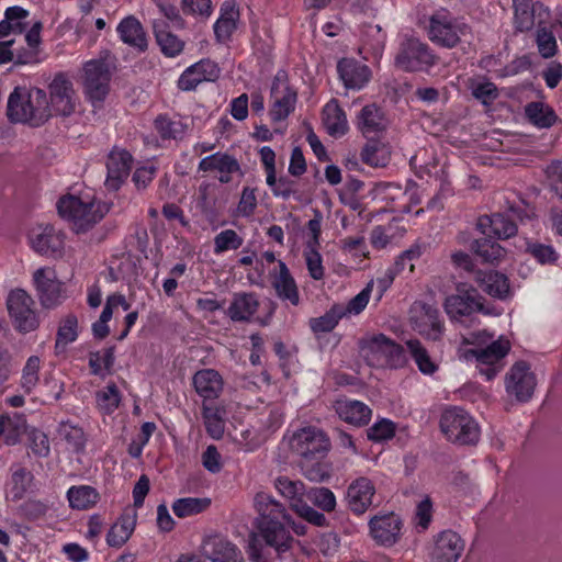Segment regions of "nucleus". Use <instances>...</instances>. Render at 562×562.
I'll return each mask as SVG.
<instances>
[{"mask_svg": "<svg viewBox=\"0 0 562 562\" xmlns=\"http://www.w3.org/2000/svg\"><path fill=\"white\" fill-rule=\"evenodd\" d=\"M254 506L258 513L255 525L259 536L267 546L274 548L278 552L288 550L292 541L286 526L299 536L306 533L305 525L292 521L285 508L271 495L263 492L256 494Z\"/></svg>", "mask_w": 562, "mask_h": 562, "instance_id": "obj_1", "label": "nucleus"}, {"mask_svg": "<svg viewBox=\"0 0 562 562\" xmlns=\"http://www.w3.org/2000/svg\"><path fill=\"white\" fill-rule=\"evenodd\" d=\"M494 335L487 330H479L463 337V345H471L472 348L465 349L461 358L467 361H473L479 373L485 380H493L504 368V359L510 350V342L507 338L501 336L493 340Z\"/></svg>", "mask_w": 562, "mask_h": 562, "instance_id": "obj_2", "label": "nucleus"}, {"mask_svg": "<svg viewBox=\"0 0 562 562\" xmlns=\"http://www.w3.org/2000/svg\"><path fill=\"white\" fill-rule=\"evenodd\" d=\"M57 210L76 233H82L99 223L110 211V205L89 190L79 195L61 196L57 202Z\"/></svg>", "mask_w": 562, "mask_h": 562, "instance_id": "obj_3", "label": "nucleus"}, {"mask_svg": "<svg viewBox=\"0 0 562 562\" xmlns=\"http://www.w3.org/2000/svg\"><path fill=\"white\" fill-rule=\"evenodd\" d=\"M8 115L13 122L44 124L50 116L46 92L34 87H15L8 100Z\"/></svg>", "mask_w": 562, "mask_h": 562, "instance_id": "obj_4", "label": "nucleus"}, {"mask_svg": "<svg viewBox=\"0 0 562 562\" xmlns=\"http://www.w3.org/2000/svg\"><path fill=\"white\" fill-rule=\"evenodd\" d=\"M359 352L368 366L373 368H398L405 362L403 348L383 334L362 338Z\"/></svg>", "mask_w": 562, "mask_h": 562, "instance_id": "obj_5", "label": "nucleus"}, {"mask_svg": "<svg viewBox=\"0 0 562 562\" xmlns=\"http://www.w3.org/2000/svg\"><path fill=\"white\" fill-rule=\"evenodd\" d=\"M468 24L446 9L435 11L429 18L428 37L442 47L452 48L469 33Z\"/></svg>", "mask_w": 562, "mask_h": 562, "instance_id": "obj_6", "label": "nucleus"}, {"mask_svg": "<svg viewBox=\"0 0 562 562\" xmlns=\"http://www.w3.org/2000/svg\"><path fill=\"white\" fill-rule=\"evenodd\" d=\"M440 428L449 441L459 445H473L480 437L476 422L459 407L447 408L442 413Z\"/></svg>", "mask_w": 562, "mask_h": 562, "instance_id": "obj_7", "label": "nucleus"}, {"mask_svg": "<svg viewBox=\"0 0 562 562\" xmlns=\"http://www.w3.org/2000/svg\"><path fill=\"white\" fill-rule=\"evenodd\" d=\"M82 71L86 95L94 108H100L110 90V64L102 57L90 59L85 63Z\"/></svg>", "mask_w": 562, "mask_h": 562, "instance_id": "obj_8", "label": "nucleus"}, {"mask_svg": "<svg viewBox=\"0 0 562 562\" xmlns=\"http://www.w3.org/2000/svg\"><path fill=\"white\" fill-rule=\"evenodd\" d=\"M281 445L296 456L311 459L325 453L329 448V440L321 429L307 426L284 436Z\"/></svg>", "mask_w": 562, "mask_h": 562, "instance_id": "obj_9", "label": "nucleus"}, {"mask_svg": "<svg viewBox=\"0 0 562 562\" xmlns=\"http://www.w3.org/2000/svg\"><path fill=\"white\" fill-rule=\"evenodd\" d=\"M483 299L476 290L469 284L461 283L457 286V293L447 296L443 307L452 322L463 323V318L472 316L475 312L491 314L484 308Z\"/></svg>", "mask_w": 562, "mask_h": 562, "instance_id": "obj_10", "label": "nucleus"}, {"mask_svg": "<svg viewBox=\"0 0 562 562\" xmlns=\"http://www.w3.org/2000/svg\"><path fill=\"white\" fill-rule=\"evenodd\" d=\"M33 304L32 297L24 290L16 289L10 292L7 306L19 331L29 333L38 326L36 313L32 307Z\"/></svg>", "mask_w": 562, "mask_h": 562, "instance_id": "obj_11", "label": "nucleus"}, {"mask_svg": "<svg viewBox=\"0 0 562 562\" xmlns=\"http://www.w3.org/2000/svg\"><path fill=\"white\" fill-rule=\"evenodd\" d=\"M411 324L419 335L437 340L442 336L443 323L439 318V311L428 304L415 302L409 311Z\"/></svg>", "mask_w": 562, "mask_h": 562, "instance_id": "obj_12", "label": "nucleus"}, {"mask_svg": "<svg viewBox=\"0 0 562 562\" xmlns=\"http://www.w3.org/2000/svg\"><path fill=\"white\" fill-rule=\"evenodd\" d=\"M395 63L404 70H422L434 64V55L418 38H406L400 47Z\"/></svg>", "mask_w": 562, "mask_h": 562, "instance_id": "obj_13", "label": "nucleus"}, {"mask_svg": "<svg viewBox=\"0 0 562 562\" xmlns=\"http://www.w3.org/2000/svg\"><path fill=\"white\" fill-rule=\"evenodd\" d=\"M537 381L530 366L525 361L516 362L505 380L506 392L519 402H527L533 394Z\"/></svg>", "mask_w": 562, "mask_h": 562, "instance_id": "obj_14", "label": "nucleus"}, {"mask_svg": "<svg viewBox=\"0 0 562 562\" xmlns=\"http://www.w3.org/2000/svg\"><path fill=\"white\" fill-rule=\"evenodd\" d=\"M271 98L270 116L273 122L285 120L294 111L296 91L289 86L284 75L276 76L271 87Z\"/></svg>", "mask_w": 562, "mask_h": 562, "instance_id": "obj_15", "label": "nucleus"}, {"mask_svg": "<svg viewBox=\"0 0 562 562\" xmlns=\"http://www.w3.org/2000/svg\"><path fill=\"white\" fill-rule=\"evenodd\" d=\"M31 247L38 254L60 258L64 254L65 235L53 226H38L30 232Z\"/></svg>", "mask_w": 562, "mask_h": 562, "instance_id": "obj_16", "label": "nucleus"}, {"mask_svg": "<svg viewBox=\"0 0 562 562\" xmlns=\"http://www.w3.org/2000/svg\"><path fill=\"white\" fill-rule=\"evenodd\" d=\"M202 555L206 562H244L237 546L218 535L203 540Z\"/></svg>", "mask_w": 562, "mask_h": 562, "instance_id": "obj_17", "label": "nucleus"}, {"mask_svg": "<svg viewBox=\"0 0 562 562\" xmlns=\"http://www.w3.org/2000/svg\"><path fill=\"white\" fill-rule=\"evenodd\" d=\"M369 528L370 535L376 543L390 547L400 538L402 520L393 513L374 516L369 521Z\"/></svg>", "mask_w": 562, "mask_h": 562, "instance_id": "obj_18", "label": "nucleus"}, {"mask_svg": "<svg viewBox=\"0 0 562 562\" xmlns=\"http://www.w3.org/2000/svg\"><path fill=\"white\" fill-rule=\"evenodd\" d=\"M220 76V68L216 63L210 59L200 61L188 67L178 79V88L182 91H192L204 81H214Z\"/></svg>", "mask_w": 562, "mask_h": 562, "instance_id": "obj_19", "label": "nucleus"}, {"mask_svg": "<svg viewBox=\"0 0 562 562\" xmlns=\"http://www.w3.org/2000/svg\"><path fill=\"white\" fill-rule=\"evenodd\" d=\"M375 485L369 477L360 476L353 480L347 490V503L350 510L357 515L366 513L373 504Z\"/></svg>", "mask_w": 562, "mask_h": 562, "instance_id": "obj_20", "label": "nucleus"}, {"mask_svg": "<svg viewBox=\"0 0 562 562\" xmlns=\"http://www.w3.org/2000/svg\"><path fill=\"white\" fill-rule=\"evenodd\" d=\"M131 167V154L122 148H113L110 151L106 160L108 173L104 183L105 187L109 190H119L130 175Z\"/></svg>", "mask_w": 562, "mask_h": 562, "instance_id": "obj_21", "label": "nucleus"}, {"mask_svg": "<svg viewBox=\"0 0 562 562\" xmlns=\"http://www.w3.org/2000/svg\"><path fill=\"white\" fill-rule=\"evenodd\" d=\"M52 108L56 114L70 115L75 111L72 83L63 75H57L49 85Z\"/></svg>", "mask_w": 562, "mask_h": 562, "instance_id": "obj_22", "label": "nucleus"}, {"mask_svg": "<svg viewBox=\"0 0 562 562\" xmlns=\"http://www.w3.org/2000/svg\"><path fill=\"white\" fill-rule=\"evenodd\" d=\"M199 170L217 173L220 182L228 183L232 176L239 171V164L233 156L217 151L201 159Z\"/></svg>", "mask_w": 562, "mask_h": 562, "instance_id": "obj_23", "label": "nucleus"}, {"mask_svg": "<svg viewBox=\"0 0 562 562\" xmlns=\"http://www.w3.org/2000/svg\"><path fill=\"white\" fill-rule=\"evenodd\" d=\"M464 549L460 536L451 530L441 532L431 551V562H457Z\"/></svg>", "mask_w": 562, "mask_h": 562, "instance_id": "obj_24", "label": "nucleus"}, {"mask_svg": "<svg viewBox=\"0 0 562 562\" xmlns=\"http://www.w3.org/2000/svg\"><path fill=\"white\" fill-rule=\"evenodd\" d=\"M337 71L347 89L360 90L371 78L370 68L352 58H342L338 61Z\"/></svg>", "mask_w": 562, "mask_h": 562, "instance_id": "obj_25", "label": "nucleus"}, {"mask_svg": "<svg viewBox=\"0 0 562 562\" xmlns=\"http://www.w3.org/2000/svg\"><path fill=\"white\" fill-rule=\"evenodd\" d=\"M476 227L488 238L507 239L517 233L516 224L507 215L501 213L481 216Z\"/></svg>", "mask_w": 562, "mask_h": 562, "instance_id": "obj_26", "label": "nucleus"}, {"mask_svg": "<svg viewBox=\"0 0 562 562\" xmlns=\"http://www.w3.org/2000/svg\"><path fill=\"white\" fill-rule=\"evenodd\" d=\"M137 522V512L126 507L106 533V543L112 548L123 547L133 535Z\"/></svg>", "mask_w": 562, "mask_h": 562, "instance_id": "obj_27", "label": "nucleus"}, {"mask_svg": "<svg viewBox=\"0 0 562 562\" xmlns=\"http://www.w3.org/2000/svg\"><path fill=\"white\" fill-rule=\"evenodd\" d=\"M192 383L195 392L203 398L204 403L213 401L223 392L224 380L218 371L214 369H201L193 375Z\"/></svg>", "mask_w": 562, "mask_h": 562, "instance_id": "obj_28", "label": "nucleus"}, {"mask_svg": "<svg viewBox=\"0 0 562 562\" xmlns=\"http://www.w3.org/2000/svg\"><path fill=\"white\" fill-rule=\"evenodd\" d=\"M335 411L340 419L353 426L367 425L372 415V411L367 404L350 398L336 401Z\"/></svg>", "mask_w": 562, "mask_h": 562, "instance_id": "obj_29", "label": "nucleus"}, {"mask_svg": "<svg viewBox=\"0 0 562 562\" xmlns=\"http://www.w3.org/2000/svg\"><path fill=\"white\" fill-rule=\"evenodd\" d=\"M357 127L364 137L370 139L387 127V120L376 105L369 104L358 114Z\"/></svg>", "mask_w": 562, "mask_h": 562, "instance_id": "obj_30", "label": "nucleus"}, {"mask_svg": "<svg viewBox=\"0 0 562 562\" xmlns=\"http://www.w3.org/2000/svg\"><path fill=\"white\" fill-rule=\"evenodd\" d=\"M278 267L279 271L272 274V285L278 297L290 302L294 306L299 305L300 294L294 278L282 260L278 261Z\"/></svg>", "mask_w": 562, "mask_h": 562, "instance_id": "obj_31", "label": "nucleus"}, {"mask_svg": "<svg viewBox=\"0 0 562 562\" xmlns=\"http://www.w3.org/2000/svg\"><path fill=\"white\" fill-rule=\"evenodd\" d=\"M259 300L254 293H235L227 308L228 317L234 322H248L256 314Z\"/></svg>", "mask_w": 562, "mask_h": 562, "instance_id": "obj_32", "label": "nucleus"}, {"mask_svg": "<svg viewBox=\"0 0 562 562\" xmlns=\"http://www.w3.org/2000/svg\"><path fill=\"white\" fill-rule=\"evenodd\" d=\"M475 280L479 286L488 295L504 300L509 295L510 288L505 274L496 271H477Z\"/></svg>", "mask_w": 562, "mask_h": 562, "instance_id": "obj_33", "label": "nucleus"}, {"mask_svg": "<svg viewBox=\"0 0 562 562\" xmlns=\"http://www.w3.org/2000/svg\"><path fill=\"white\" fill-rule=\"evenodd\" d=\"M323 124L333 137H341L348 132V121L338 101L333 99L323 109Z\"/></svg>", "mask_w": 562, "mask_h": 562, "instance_id": "obj_34", "label": "nucleus"}, {"mask_svg": "<svg viewBox=\"0 0 562 562\" xmlns=\"http://www.w3.org/2000/svg\"><path fill=\"white\" fill-rule=\"evenodd\" d=\"M153 29L156 41L166 56L176 57L183 50L184 42L168 30V24L165 20H154Z\"/></svg>", "mask_w": 562, "mask_h": 562, "instance_id": "obj_35", "label": "nucleus"}, {"mask_svg": "<svg viewBox=\"0 0 562 562\" xmlns=\"http://www.w3.org/2000/svg\"><path fill=\"white\" fill-rule=\"evenodd\" d=\"M120 38L138 50L147 48V40L140 22L134 16L123 19L117 25Z\"/></svg>", "mask_w": 562, "mask_h": 562, "instance_id": "obj_36", "label": "nucleus"}, {"mask_svg": "<svg viewBox=\"0 0 562 562\" xmlns=\"http://www.w3.org/2000/svg\"><path fill=\"white\" fill-rule=\"evenodd\" d=\"M67 499L71 509L88 510L100 501V493L90 485H74L67 491Z\"/></svg>", "mask_w": 562, "mask_h": 562, "instance_id": "obj_37", "label": "nucleus"}, {"mask_svg": "<svg viewBox=\"0 0 562 562\" xmlns=\"http://www.w3.org/2000/svg\"><path fill=\"white\" fill-rule=\"evenodd\" d=\"M27 15V11L21 7L8 8L4 12V19L0 21V40L22 34L26 27L24 20Z\"/></svg>", "mask_w": 562, "mask_h": 562, "instance_id": "obj_38", "label": "nucleus"}, {"mask_svg": "<svg viewBox=\"0 0 562 562\" xmlns=\"http://www.w3.org/2000/svg\"><path fill=\"white\" fill-rule=\"evenodd\" d=\"M409 355L414 359L418 370L425 375H432L439 369V363L434 359L423 344L417 339L406 341Z\"/></svg>", "mask_w": 562, "mask_h": 562, "instance_id": "obj_39", "label": "nucleus"}, {"mask_svg": "<svg viewBox=\"0 0 562 562\" xmlns=\"http://www.w3.org/2000/svg\"><path fill=\"white\" fill-rule=\"evenodd\" d=\"M209 497H183L172 503V512L179 518H187L207 510L211 506Z\"/></svg>", "mask_w": 562, "mask_h": 562, "instance_id": "obj_40", "label": "nucleus"}, {"mask_svg": "<svg viewBox=\"0 0 562 562\" xmlns=\"http://www.w3.org/2000/svg\"><path fill=\"white\" fill-rule=\"evenodd\" d=\"M224 411L214 404L203 403L202 417L207 434L213 439H220L224 434L225 422L223 418Z\"/></svg>", "mask_w": 562, "mask_h": 562, "instance_id": "obj_41", "label": "nucleus"}, {"mask_svg": "<svg viewBox=\"0 0 562 562\" xmlns=\"http://www.w3.org/2000/svg\"><path fill=\"white\" fill-rule=\"evenodd\" d=\"M58 436L65 441L67 449L72 452H82L86 448L87 438L81 427L69 422H61L58 427Z\"/></svg>", "mask_w": 562, "mask_h": 562, "instance_id": "obj_42", "label": "nucleus"}, {"mask_svg": "<svg viewBox=\"0 0 562 562\" xmlns=\"http://www.w3.org/2000/svg\"><path fill=\"white\" fill-rule=\"evenodd\" d=\"M362 159L371 167H385L391 159L389 145L370 138L361 153Z\"/></svg>", "mask_w": 562, "mask_h": 562, "instance_id": "obj_43", "label": "nucleus"}, {"mask_svg": "<svg viewBox=\"0 0 562 562\" xmlns=\"http://www.w3.org/2000/svg\"><path fill=\"white\" fill-rule=\"evenodd\" d=\"M238 11L234 5L225 4L221 9L220 18L214 24V33L218 41L224 42L229 38L236 29Z\"/></svg>", "mask_w": 562, "mask_h": 562, "instance_id": "obj_44", "label": "nucleus"}, {"mask_svg": "<svg viewBox=\"0 0 562 562\" xmlns=\"http://www.w3.org/2000/svg\"><path fill=\"white\" fill-rule=\"evenodd\" d=\"M525 113L528 120L539 128H548L557 120L553 110L541 102L529 103L525 109Z\"/></svg>", "mask_w": 562, "mask_h": 562, "instance_id": "obj_45", "label": "nucleus"}, {"mask_svg": "<svg viewBox=\"0 0 562 562\" xmlns=\"http://www.w3.org/2000/svg\"><path fill=\"white\" fill-rule=\"evenodd\" d=\"M344 317L341 305H333L324 315L312 318L310 327L314 334H324L331 331Z\"/></svg>", "mask_w": 562, "mask_h": 562, "instance_id": "obj_46", "label": "nucleus"}, {"mask_svg": "<svg viewBox=\"0 0 562 562\" xmlns=\"http://www.w3.org/2000/svg\"><path fill=\"white\" fill-rule=\"evenodd\" d=\"M386 35L379 25H369L366 30V37L361 53L371 54L373 58L381 57L385 46Z\"/></svg>", "mask_w": 562, "mask_h": 562, "instance_id": "obj_47", "label": "nucleus"}, {"mask_svg": "<svg viewBox=\"0 0 562 562\" xmlns=\"http://www.w3.org/2000/svg\"><path fill=\"white\" fill-rule=\"evenodd\" d=\"M472 249L486 262H494L505 255V249L496 241H492L488 237L477 239L473 243Z\"/></svg>", "mask_w": 562, "mask_h": 562, "instance_id": "obj_48", "label": "nucleus"}, {"mask_svg": "<svg viewBox=\"0 0 562 562\" xmlns=\"http://www.w3.org/2000/svg\"><path fill=\"white\" fill-rule=\"evenodd\" d=\"M535 10H544L548 12V9H544L541 4L537 5L535 9H532L528 3H519L515 5L514 25L517 31L525 32L533 27Z\"/></svg>", "mask_w": 562, "mask_h": 562, "instance_id": "obj_49", "label": "nucleus"}, {"mask_svg": "<svg viewBox=\"0 0 562 562\" xmlns=\"http://www.w3.org/2000/svg\"><path fill=\"white\" fill-rule=\"evenodd\" d=\"M98 408L104 414H112L120 405L121 395L115 384H109L97 395Z\"/></svg>", "mask_w": 562, "mask_h": 562, "instance_id": "obj_50", "label": "nucleus"}, {"mask_svg": "<svg viewBox=\"0 0 562 562\" xmlns=\"http://www.w3.org/2000/svg\"><path fill=\"white\" fill-rule=\"evenodd\" d=\"M276 488L285 498L294 503H302L301 498L304 495V484L300 481H293L286 476H281L276 480Z\"/></svg>", "mask_w": 562, "mask_h": 562, "instance_id": "obj_51", "label": "nucleus"}, {"mask_svg": "<svg viewBox=\"0 0 562 562\" xmlns=\"http://www.w3.org/2000/svg\"><path fill=\"white\" fill-rule=\"evenodd\" d=\"M244 238L234 229H224L214 237V254L222 255L228 250L238 249Z\"/></svg>", "mask_w": 562, "mask_h": 562, "instance_id": "obj_52", "label": "nucleus"}, {"mask_svg": "<svg viewBox=\"0 0 562 562\" xmlns=\"http://www.w3.org/2000/svg\"><path fill=\"white\" fill-rule=\"evenodd\" d=\"M472 95L484 105L492 104L498 97L497 87L488 80H475L471 83Z\"/></svg>", "mask_w": 562, "mask_h": 562, "instance_id": "obj_53", "label": "nucleus"}, {"mask_svg": "<svg viewBox=\"0 0 562 562\" xmlns=\"http://www.w3.org/2000/svg\"><path fill=\"white\" fill-rule=\"evenodd\" d=\"M396 425L387 418L378 419L369 429L368 438L374 442H382L394 437Z\"/></svg>", "mask_w": 562, "mask_h": 562, "instance_id": "obj_54", "label": "nucleus"}, {"mask_svg": "<svg viewBox=\"0 0 562 562\" xmlns=\"http://www.w3.org/2000/svg\"><path fill=\"white\" fill-rule=\"evenodd\" d=\"M395 238V225L389 223L386 225H378L373 227L370 234V241L373 248L384 249L390 246Z\"/></svg>", "mask_w": 562, "mask_h": 562, "instance_id": "obj_55", "label": "nucleus"}, {"mask_svg": "<svg viewBox=\"0 0 562 562\" xmlns=\"http://www.w3.org/2000/svg\"><path fill=\"white\" fill-rule=\"evenodd\" d=\"M526 252L532 256L540 265H550L558 260V254L551 245L527 241Z\"/></svg>", "mask_w": 562, "mask_h": 562, "instance_id": "obj_56", "label": "nucleus"}, {"mask_svg": "<svg viewBox=\"0 0 562 562\" xmlns=\"http://www.w3.org/2000/svg\"><path fill=\"white\" fill-rule=\"evenodd\" d=\"M41 359L37 356H31L22 370L21 385L26 392H31L38 383V372Z\"/></svg>", "mask_w": 562, "mask_h": 562, "instance_id": "obj_57", "label": "nucleus"}, {"mask_svg": "<svg viewBox=\"0 0 562 562\" xmlns=\"http://www.w3.org/2000/svg\"><path fill=\"white\" fill-rule=\"evenodd\" d=\"M78 321L74 315H68L60 324L57 333L56 347H65L74 342L78 337Z\"/></svg>", "mask_w": 562, "mask_h": 562, "instance_id": "obj_58", "label": "nucleus"}, {"mask_svg": "<svg viewBox=\"0 0 562 562\" xmlns=\"http://www.w3.org/2000/svg\"><path fill=\"white\" fill-rule=\"evenodd\" d=\"M317 248L318 247L306 246L304 250V259L311 278L314 280H322L325 274V268L323 266L322 255Z\"/></svg>", "mask_w": 562, "mask_h": 562, "instance_id": "obj_59", "label": "nucleus"}, {"mask_svg": "<svg viewBox=\"0 0 562 562\" xmlns=\"http://www.w3.org/2000/svg\"><path fill=\"white\" fill-rule=\"evenodd\" d=\"M372 286L373 282L371 281L364 289L353 296L346 306L341 305L344 317L348 315H358L367 307L371 296Z\"/></svg>", "mask_w": 562, "mask_h": 562, "instance_id": "obj_60", "label": "nucleus"}, {"mask_svg": "<svg viewBox=\"0 0 562 562\" xmlns=\"http://www.w3.org/2000/svg\"><path fill=\"white\" fill-rule=\"evenodd\" d=\"M310 501L324 512H333L336 508V496L327 487H316L308 492Z\"/></svg>", "mask_w": 562, "mask_h": 562, "instance_id": "obj_61", "label": "nucleus"}, {"mask_svg": "<svg viewBox=\"0 0 562 562\" xmlns=\"http://www.w3.org/2000/svg\"><path fill=\"white\" fill-rule=\"evenodd\" d=\"M536 42L538 50L543 58H551L555 55L558 44L552 31L547 27L538 29Z\"/></svg>", "mask_w": 562, "mask_h": 562, "instance_id": "obj_62", "label": "nucleus"}, {"mask_svg": "<svg viewBox=\"0 0 562 562\" xmlns=\"http://www.w3.org/2000/svg\"><path fill=\"white\" fill-rule=\"evenodd\" d=\"M341 250L359 260L367 258L369 251L363 236L346 237L340 240Z\"/></svg>", "mask_w": 562, "mask_h": 562, "instance_id": "obj_63", "label": "nucleus"}, {"mask_svg": "<svg viewBox=\"0 0 562 562\" xmlns=\"http://www.w3.org/2000/svg\"><path fill=\"white\" fill-rule=\"evenodd\" d=\"M155 128L165 139H176L183 134V126L180 122L171 121L166 116H158L155 120Z\"/></svg>", "mask_w": 562, "mask_h": 562, "instance_id": "obj_64", "label": "nucleus"}]
</instances>
